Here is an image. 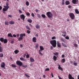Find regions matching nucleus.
I'll use <instances>...</instances> for the list:
<instances>
[{"label":"nucleus","instance_id":"obj_1","mask_svg":"<svg viewBox=\"0 0 79 79\" xmlns=\"http://www.w3.org/2000/svg\"><path fill=\"white\" fill-rule=\"evenodd\" d=\"M50 44L52 45V47L55 48L56 47V41L55 40H52L50 41Z\"/></svg>","mask_w":79,"mask_h":79},{"label":"nucleus","instance_id":"obj_2","mask_svg":"<svg viewBox=\"0 0 79 79\" xmlns=\"http://www.w3.org/2000/svg\"><path fill=\"white\" fill-rule=\"evenodd\" d=\"M6 6H3V7L4 8H3L2 9V11H6L8 10V9L10 8V7L8 5H9V4H8V2H7L6 3Z\"/></svg>","mask_w":79,"mask_h":79},{"label":"nucleus","instance_id":"obj_3","mask_svg":"<svg viewBox=\"0 0 79 79\" xmlns=\"http://www.w3.org/2000/svg\"><path fill=\"white\" fill-rule=\"evenodd\" d=\"M26 36V34L25 33L21 34L20 35V37H19L18 39L19 41H21V40H23V37H25Z\"/></svg>","mask_w":79,"mask_h":79},{"label":"nucleus","instance_id":"obj_4","mask_svg":"<svg viewBox=\"0 0 79 79\" xmlns=\"http://www.w3.org/2000/svg\"><path fill=\"white\" fill-rule=\"evenodd\" d=\"M47 15L48 17L49 18H52L53 17V14L51 12H48L47 13Z\"/></svg>","mask_w":79,"mask_h":79},{"label":"nucleus","instance_id":"obj_5","mask_svg":"<svg viewBox=\"0 0 79 79\" xmlns=\"http://www.w3.org/2000/svg\"><path fill=\"white\" fill-rule=\"evenodd\" d=\"M40 50H39V53L40 55H41V56H42L43 55V54L42 53H41V52H42V50H44V47H43L42 46H40Z\"/></svg>","mask_w":79,"mask_h":79},{"label":"nucleus","instance_id":"obj_6","mask_svg":"<svg viewBox=\"0 0 79 79\" xmlns=\"http://www.w3.org/2000/svg\"><path fill=\"white\" fill-rule=\"evenodd\" d=\"M69 16L70 18H71V19L73 20L75 18V15L74 13H70L69 14Z\"/></svg>","mask_w":79,"mask_h":79},{"label":"nucleus","instance_id":"obj_7","mask_svg":"<svg viewBox=\"0 0 79 79\" xmlns=\"http://www.w3.org/2000/svg\"><path fill=\"white\" fill-rule=\"evenodd\" d=\"M16 64L19 66H22L23 65V63L22 62L18 60L16 62Z\"/></svg>","mask_w":79,"mask_h":79},{"label":"nucleus","instance_id":"obj_8","mask_svg":"<svg viewBox=\"0 0 79 79\" xmlns=\"http://www.w3.org/2000/svg\"><path fill=\"white\" fill-rule=\"evenodd\" d=\"M20 18L23 19V21H24V19H25V16L24 15L22 14L20 15Z\"/></svg>","mask_w":79,"mask_h":79},{"label":"nucleus","instance_id":"obj_9","mask_svg":"<svg viewBox=\"0 0 79 79\" xmlns=\"http://www.w3.org/2000/svg\"><path fill=\"white\" fill-rule=\"evenodd\" d=\"M1 68H4V69H5V64L4 62L2 63L1 64Z\"/></svg>","mask_w":79,"mask_h":79},{"label":"nucleus","instance_id":"obj_10","mask_svg":"<svg viewBox=\"0 0 79 79\" xmlns=\"http://www.w3.org/2000/svg\"><path fill=\"white\" fill-rule=\"evenodd\" d=\"M32 40L33 42H37V38L35 37H34L32 38Z\"/></svg>","mask_w":79,"mask_h":79},{"label":"nucleus","instance_id":"obj_11","mask_svg":"<svg viewBox=\"0 0 79 79\" xmlns=\"http://www.w3.org/2000/svg\"><path fill=\"white\" fill-rule=\"evenodd\" d=\"M0 45H1V43L0 42V52L2 53L3 49V47L0 46Z\"/></svg>","mask_w":79,"mask_h":79},{"label":"nucleus","instance_id":"obj_12","mask_svg":"<svg viewBox=\"0 0 79 79\" xmlns=\"http://www.w3.org/2000/svg\"><path fill=\"white\" fill-rule=\"evenodd\" d=\"M69 79H74V78L73 77L72 75L70 74H69Z\"/></svg>","mask_w":79,"mask_h":79},{"label":"nucleus","instance_id":"obj_13","mask_svg":"<svg viewBox=\"0 0 79 79\" xmlns=\"http://www.w3.org/2000/svg\"><path fill=\"white\" fill-rule=\"evenodd\" d=\"M58 65L59 66L58 67L59 69H60V70H61V71H63V68L61 67V66L59 64H58Z\"/></svg>","mask_w":79,"mask_h":79},{"label":"nucleus","instance_id":"obj_14","mask_svg":"<svg viewBox=\"0 0 79 79\" xmlns=\"http://www.w3.org/2000/svg\"><path fill=\"white\" fill-rule=\"evenodd\" d=\"M65 3L66 5H68L70 4V2L68 1H67L65 2Z\"/></svg>","mask_w":79,"mask_h":79},{"label":"nucleus","instance_id":"obj_15","mask_svg":"<svg viewBox=\"0 0 79 79\" xmlns=\"http://www.w3.org/2000/svg\"><path fill=\"white\" fill-rule=\"evenodd\" d=\"M30 61L31 62H34L35 60L34 58H33L32 57L30 58Z\"/></svg>","mask_w":79,"mask_h":79},{"label":"nucleus","instance_id":"obj_16","mask_svg":"<svg viewBox=\"0 0 79 79\" xmlns=\"http://www.w3.org/2000/svg\"><path fill=\"white\" fill-rule=\"evenodd\" d=\"M8 37H10L13 38V36L12 35H11V33L8 34Z\"/></svg>","mask_w":79,"mask_h":79},{"label":"nucleus","instance_id":"obj_17","mask_svg":"<svg viewBox=\"0 0 79 79\" xmlns=\"http://www.w3.org/2000/svg\"><path fill=\"white\" fill-rule=\"evenodd\" d=\"M53 54L56 56L57 57H58V55H59V53H58V52H56V53H53Z\"/></svg>","mask_w":79,"mask_h":79},{"label":"nucleus","instance_id":"obj_18","mask_svg":"<svg viewBox=\"0 0 79 79\" xmlns=\"http://www.w3.org/2000/svg\"><path fill=\"white\" fill-rule=\"evenodd\" d=\"M56 59H57V57L55 56H53V60H54V61H56Z\"/></svg>","mask_w":79,"mask_h":79},{"label":"nucleus","instance_id":"obj_19","mask_svg":"<svg viewBox=\"0 0 79 79\" xmlns=\"http://www.w3.org/2000/svg\"><path fill=\"white\" fill-rule=\"evenodd\" d=\"M19 52V51L18 50H16L14 51V53L15 54H18Z\"/></svg>","mask_w":79,"mask_h":79},{"label":"nucleus","instance_id":"obj_20","mask_svg":"<svg viewBox=\"0 0 79 79\" xmlns=\"http://www.w3.org/2000/svg\"><path fill=\"white\" fill-rule=\"evenodd\" d=\"M5 24L6 26H8L9 25V22L8 21H6L5 22Z\"/></svg>","mask_w":79,"mask_h":79},{"label":"nucleus","instance_id":"obj_21","mask_svg":"<svg viewBox=\"0 0 79 79\" xmlns=\"http://www.w3.org/2000/svg\"><path fill=\"white\" fill-rule=\"evenodd\" d=\"M77 2V1L76 0H72V2L73 4H76Z\"/></svg>","mask_w":79,"mask_h":79},{"label":"nucleus","instance_id":"obj_22","mask_svg":"<svg viewBox=\"0 0 79 79\" xmlns=\"http://www.w3.org/2000/svg\"><path fill=\"white\" fill-rule=\"evenodd\" d=\"M3 42L4 44H6V43L8 42V40L6 39H5L4 40Z\"/></svg>","mask_w":79,"mask_h":79},{"label":"nucleus","instance_id":"obj_23","mask_svg":"<svg viewBox=\"0 0 79 79\" xmlns=\"http://www.w3.org/2000/svg\"><path fill=\"white\" fill-rule=\"evenodd\" d=\"M27 21H28V22L29 23H32V19H29L27 20Z\"/></svg>","mask_w":79,"mask_h":79},{"label":"nucleus","instance_id":"obj_24","mask_svg":"<svg viewBox=\"0 0 79 79\" xmlns=\"http://www.w3.org/2000/svg\"><path fill=\"white\" fill-rule=\"evenodd\" d=\"M9 24H15V22L13 21H10L9 22Z\"/></svg>","mask_w":79,"mask_h":79},{"label":"nucleus","instance_id":"obj_25","mask_svg":"<svg viewBox=\"0 0 79 79\" xmlns=\"http://www.w3.org/2000/svg\"><path fill=\"white\" fill-rule=\"evenodd\" d=\"M20 60H21V61H26V59H24V58H23V57H21L20 58Z\"/></svg>","mask_w":79,"mask_h":79},{"label":"nucleus","instance_id":"obj_26","mask_svg":"<svg viewBox=\"0 0 79 79\" xmlns=\"http://www.w3.org/2000/svg\"><path fill=\"white\" fill-rule=\"evenodd\" d=\"M57 45L58 47H61V45H60V43H59L58 41L57 42Z\"/></svg>","mask_w":79,"mask_h":79},{"label":"nucleus","instance_id":"obj_27","mask_svg":"<svg viewBox=\"0 0 79 79\" xmlns=\"http://www.w3.org/2000/svg\"><path fill=\"white\" fill-rule=\"evenodd\" d=\"M61 62L62 63H65V59L63 58L61 60Z\"/></svg>","mask_w":79,"mask_h":79},{"label":"nucleus","instance_id":"obj_28","mask_svg":"<svg viewBox=\"0 0 79 79\" xmlns=\"http://www.w3.org/2000/svg\"><path fill=\"white\" fill-rule=\"evenodd\" d=\"M75 12L76 14H79V11L78 10L75 9Z\"/></svg>","mask_w":79,"mask_h":79},{"label":"nucleus","instance_id":"obj_29","mask_svg":"<svg viewBox=\"0 0 79 79\" xmlns=\"http://www.w3.org/2000/svg\"><path fill=\"white\" fill-rule=\"evenodd\" d=\"M0 40L2 42H3V41H4V39L2 37L0 39Z\"/></svg>","mask_w":79,"mask_h":79},{"label":"nucleus","instance_id":"obj_30","mask_svg":"<svg viewBox=\"0 0 79 79\" xmlns=\"http://www.w3.org/2000/svg\"><path fill=\"white\" fill-rule=\"evenodd\" d=\"M25 4L27 6H28L29 5V3L28 1H27V2H26Z\"/></svg>","mask_w":79,"mask_h":79},{"label":"nucleus","instance_id":"obj_31","mask_svg":"<svg viewBox=\"0 0 79 79\" xmlns=\"http://www.w3.org/2000/svg\"><path fill=\"white\" fill-rule=\"evenodd\" d=\"M26 28L28 30H31V28L28 26H26Z\"/></svg>","mask_w":79,"mask_h":79},{"label":"nucleus","instance_id":"obj_32","mask_svg":"<svg viewBox=\"0 0 79 79\" xmlns=\"http://www.w3.org/2000/svg\"><path fill=\"white\" fill-rule=\"evenodd\" d=\"M76 61H74L73 62V64L74 65H75V66H77V63H76Z\"/></svg>","mask_w":79,"mask_h":79},{"label":"nucleus","instance_id":"obj_33","mask_svg":"<svg viewBox=\"0 0 79 79\" xmlns=\"http://www.w3.org/2000/svg\"><path fill=\"white\" fill-rule=\"evenodd\" d=\"M11 66L13 68H16V67H17V66L16 65H15V64H12L11 65Z\"/></svg>","mask_w":79,"mask_h":79},{"label":"nucleus","instance_id":"obj_34","mask_svg":"<svg viewBox=\"0 0 79 79\" xmlns=\"http://www.w3.org/2000/svg\"><path fill=\"white\" fill-rule=\"evenodd\" d=\"M60 40L62 41V42H64V39L63 38H61Z\"/></svg>","mask_w":79,"mask_h":79},{"label":"nucleus","instance_id":"obj_35","mask_svg":"<svg viewBox=\"0 0 79 79\" xmlns=\"http://www.w3.org/2000/svg\"><path fill=\"white\" fill-rule=\"evenodd\" d=\"M2 57H3V54L0 53V58H2Z\"/></svg>","mask_w":79,"mask_h":79},{"label":"nucleus","instance_id":"obj_36","mask_svg":"<svg viewBox=\"0 0 79 79\" xmlns=\"http://www.w3.org/2000/svg\"><path fill=\"white\" fill-rule=\"evenodd\" d=\"M41 16L43 18H45L46 17V16H45V15L44 14H42L41 15Z\"/></svg>","mask_w":79,"mask_h":79},{"label":"nucleus","instance_id":"obj_37","mask_svg":"<svg viewBox=\"0 0 79 79\" xmlns=\"http://www.w3.org/2000/svg\"><path fill=\"white\" fill-rule=\"evenodd\" d=\"M36 27L37 29H40V26H39V25H37Z\"/></svg>","mask_w":79,"mask_h":79},{"label":"nucleus","instance_id":"obj_38","mask_svg":"<svg viewBox=\"0 0 79 79\" xmlns=\"http://www.w3.org/2000/svg\"><path fill=\"white\" fill-rule=\"evenodd\" d=\"M64 0H62V5H64Z\"/></svg>","mask_w":79,"mask_h":79},{"label":"nucleus","instance_id":"obj_39","mask_svg":"<svg viewBox=\"0 0 79 79\" xmlns=\"http://www.w3.org/2000/svg\"><path fill=\"white\" fill-rule=\"evenodd\" d=\"M56 39V37H55V36H53L52 38L51 39L52 40H54V39Z\"/></svg>","mask_w":79,"mask_h":79},{"label":"nucleus","instance_id":"obj_40","mask_svg":"<svg viewBox=\"0 0 79 79\" xmlns=\"http://www.w3.org/2000/svg\"><path fill=\"white\" fill-rule=\"evenodd\" d=\"M25 76L27 77H30V76H29V75H28L26 74H25Z\"/></svg>","mask_w":79,"mask_h":79},{"label":"nucleus","instance_id":"obj_41","mask_svg":"<svg viewBox=\"0 0 79 79\" xmlns=\"http://www.w3.org/2000/svg\"><path fill=\"white\" fill-rule=\"evenodd\" d=\"M73 45H74V47H78L77 44H74Z\"/></svg>","mask_w":79,"mask_h":79},{"label":"nucleus","instance_id":"obj_42","mask_svg":"<svg viewBox=\"0 0 79 79\" xmlns=\"http://www.w3.org/2000/svg\"><path fill=\"white\" fill-rule=\"evenodd\" d=\"M62 45L64 46V47H67V46H66V45L63 43H62Z\"/></svg>","mask_w":79,"mask_h":79},{"label":"nucleus","instance_id":"obj_43","mask_svg":"<svg viewBox=\"0 0 79 79\" xmlns=\"http://www.w3.org/2000/svg\"><path fill=\"white\" fill-rule=\"evenodd\" d=\"M37 16L39 18H40V17H41V16L40 15V14H37Z\"/></svg>","mask_w":79,"mask_h":79},{"label":"nucleus","instance_id":"obj_44","mask_svg":"<svg viewBox=\"0 0 79 79\" xmlns=\"http://www.w3.org/2000/svg\"><path fill=\"white\" fill-rule=\"evenodd\" d=\"M65 39H67V40H69V37L68 36H67L65 37Z\"/></svg>","mask_w":79,"mask_h":79},{"label":"nucleus","instance_id":"obj_45","mask_svg":"<svg viewBox=\"0 0 79 79\" xmlns=\"http://www.w3.org/2000/svg\"><path fill=\"white\" fill-rule=\"evenodd\" d=\"M49 70H50V69H49V68H47L46 69L45 71H49Z\"/></svg>","mask_w":79,"mask_h":79},{"label":"nucleus","instance_id":"obj_46","mask_svg":"<svg viewBox=\"0 0 79 79\" xmlns=\"http://www.w3.org/2000/svg\"><path fill=\"white\" fill-rule=\"evenodd\" d=\"M31 15L32 17H34L35 16V15H34V14L33 13H31Z\"/></svg>","mask_w":79,"mask_h":79},{"label":"nucleus","instance_id":"obj_47","mask_svg":"<svg viewBox=\"0 0 79 79\" xmlns=\"http://www.w3.org/2000/svg\"><path fill=\"white\" fill-rule=\"evenodd\" d=\"M27 34H30V33H31V31L27 30Z\"/></svg>","mask_w":79,"mask_h":79},{"label":"nucleus","instance_id":"obj_48","mask_svg":"<svg viewBox=\"0 0 79 79\" xmlns=\"http://www.w3.org/2000/svg\"><path fill=\"white\" fill-rule=\"evenodd\" d=\"M22 67H23L24 68H26L27 67V65H22Z\"/></svg>","mask_w":79,"mask_h":79},{"label":"nucleus","instance_id":"obj_49","mask_svg":"<svg viewBox=\"0 0 79 79\" xmlns=\"http://www.w3.org/2000/svg\"><path fill=\"white\" fill-rule=\"evenodd\" d=\"M26 14L27 15V16H30V14L29 12H27V13H26Z\"/></svg>","mask_w":79,"mask_h":79},{"label":"nucleus","instance_id":"obj_50","mask_svg":"<svg viewBox=\"0 0 79 79\" xmlns=\"http://www.w3.org/2000/svg\"><path fill=\"white\" fill-rule=\"evenodd\" d=\"M36 48H38V47H39V44H37L36 45Z\"/></svg>","mask_w":79,"mask_h":79},{"label":"nucleus","instance_id":"obj_51","mask_svg":"<svg viewBox=\"0 0 79 79\" xmlns=\"http://www.w3.org/2000/svg\"><path fill=\"white\" fill-rule=\"evenodd\" d=\"M26 58H29V55L27 54L26 55Z\"/></svg>","mask_w":79,"mask_h":79},{"label":"nucleus","instance_id":"obj_52","mask_svg":"<svg viewBox=\"0 0 79 79\" xmlns=\"http://www.w3.org/2000/svg\"><path fill=\"white\" fill-rule=\"evenodd\" d=\"M35 11L36 13H37V12H39V10L37 9H35Z\"/></svg>","mask_w":79,"mask_h":79},{"label":"nucleus","instance_id":"obj_53","mask_svg":"<svg viewBox=\"0 0 79 79\" xmlns=\"http://www.w3.org/2000/svg\"><path fill=\"white\" fill-rule=\"evenodd\" d=\"M13 37H16V35L15 34H13Z\"/></svg>","mask_w":79,"mask_h":79},{"label":"nucleus","instance_id":"obj_54","mask_svg":"<svg viewBox=\"0 0 79 79\" xmlns=\"http://www.w3.org/2000/svg\"><path fill=\"white\" fill-rule=\"evenodd\" d=\"M25 8L23 7H22V10L23 11H24V10H25Z\"/></svg>","mask_w":79,"mask_h":79},{"label":"nucleus","instance_id":"obj_55","mask_svg":"<svg viewBox=\"0 0 79 79\" xmlns=\"http://www.w3.org/2000/svg\"><path fill=\"white\" fill-rule=\"evenodd\" d=\"M8 16L10 18H12V15H8Z\"/></svg>","mask_w":79,"mask_h":79},{"label":"nucleus","instance_id":"obj_56","mask_svg":"<svg viewBox=\"0 0 79 79\" xmlns=\"http://www.w3.org/2000/svg\"><path fill=\"white\" fill-rule=\"evenodd\" d=\"M19 11L20 13H22V11L21 10H19Z\"/></svg>","mask_w":79,"mask_h":79},{"label":"nucleus","instance_id":"obj_57","mask_svg":"<svg viewBox=\"0 0 79 79\" xmlns=\"http://www.w3.org/2000/svg\"><path fill=\"white\" fill-rule=\"evenodd\" d=\"M51 76H52V77H54L53 75V73H51Z\"/></svg>","mask_w":79,"mask_h":79},{"label":"nucleus","instance_id":"obj_58","mask_svg":"<svg viewBox=\"0 0 79 79\" xmlns=\"http://www.w3.org/2000/svg\"><path fill=\"white\" fill-rule=\"evenodd\" d=\"M2 10V7L1 6H0V11Z\"/></svg>","mask_w":79,"mask_h":79},{"label":"nucleus","instance_id":"obj_59","mask_svg":"<svg viewBox=\"0 0 79 79\" xmlns=\"http://www.w3.org/2000/svg\"><path fill=\"white\" fill-rule=\"evenodd\" d=\"M14 41H12L10 42V44H14Z\"/></svg>","mask_w":79,"mask_h":79},{"label":"nucleus","instance_id":"obj_60","mask_svg":"<svg viewBox=\"0 0 79 79\" xmlns=\"http://www.w3.org/2000/svg\"><path fill=\"white\" fill-rule=\"evenodd\" d=\"M69 8H71V6L69 5L68 6Z\"/></svg>","mask_w":79,"mask_h":79},{"label":"nucleus","instance_id":"obj_61","mask_svg":"<svg viewBox=\"0 0 79 79\" xmlns=\"http://www.w3.org/2000/svg\"><path fill=\"white\" fill-rule=\"evenodd\" d=\"M64 54H63L62 55V58H64Z\"/></svg>","mask_w":79,"mask_h":79},{"label":"nucleus","instance_id":"obj_62","mask_svg":"<svg viewBox=\"0 0 79 79\" xmlns=\"http://www.w3.org/2000/svg\"><path fill=\"white\" fill-rule=\"evenodd\" d=\"M53 46H50L51 49H53Z\"/></svg>","mask_w":79,"mask_h":79},{"label":"nucleus","instance_id":"obj_63","mask_svg":"<svg viewBox=\"0 0 79 79\" xmlns=\"http://www.w3.org/2000/svg\"><path fill=\"white\" fill-rule=\"evenodd\" d=\"M19 34H18L17 35V37H19Z\"/></svg>","mask_w":79,"mask_h":79},{"label":"nucleus","instance_id":"obj_64","mask_svg":"<svg viewBox=\"0 0 79 79\" xmlns=\"http://www.w3.org/2000/svg\"><path fill=\"white\" fill-rule=\"evenodd\" d=\"M20 47L21 48H22L23 47V45L20 44Z\"/></svg>","mask_w":79,"mask_h":79}]
</instances>
